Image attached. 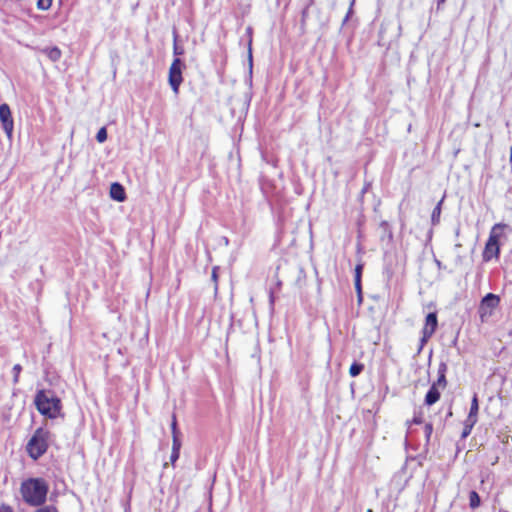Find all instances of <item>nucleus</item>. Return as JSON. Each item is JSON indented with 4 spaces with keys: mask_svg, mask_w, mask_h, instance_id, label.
Returning <instances> with one entry per match:
<instances>
[{
    "mask_svg": "<svg viewBox=\"0 0 512 512\" xmlns=\"http://www.w3.org/2000/svg\"><path fill=\"white\" fill-rule=\"evenodd\" d=\"M53 0H38L37 8L39 10H48L52 5Z\"/></svg>",
    "mask_w": 512,
    "mask_h": 512,
    "instance_id": "20",
    "label": "nucleus"
},
{
    "mask_svg": "<svg viewBox=\"0 0 512 512\" xmlns=\"http://www.w3.org/2000/svg\"><path fill=\"white\" fill-rule=\"evenodd\" d=\"M505 225L501 223L495 224L489 234V238L486 242L484 251H483V260L485 262H489L492 259H498L500 254V246H499V237L500 234L497 232L498 230L504 228Z\"/></svg>",
    "mask_w": 512,
    "mask_h": 512,
    "instance_id": "4",
    "label": "nucleus"
},
{
    "mask_svg": "<svg viewBox=\"0 0 512 512\" xmlns=\"http://www.w3.org/2000/svg\"><path fill=\"white\" fill-rule=\"evenodd\" d=\"M0 122L7 137L11 139L14 130V121L10 107L6 103L0 105Z\"/></svg>",
    "mask_w": 512,
    "mask_h": 512,
    "instance_id": "5",
    "label": "nucleus"
},
{
    "mask_svg": "<svg viewBox=\"0 0 512 512\" xmlns=\"http://www.w3.org/2000/svg\"><path fill=\"white\" fill-rule=\"evenodd\" d=\"M438 325L437 314L435 312H430L427 314L425 319V325L422 329V345L427 342V340L434 334Z\"/></svg>",
    "mask_w": 512,
    "mask_h": 512,
    "instance_id": "7",
    "label": "nucleus"
},
{
    "mask_svg": "<svg viewBox=\"0 0 512 512\" xmlns=\"http://www.w3.org/2000/svg\"><path fill=\"white\" fill-rule=\"evenodd\" d=\"M362 268H363L362 264H358L355 267V279L359 278L361 280Z\"/></svg>",
    "mask_w": 512,
    "mask_h": 512,
    "instance_id": "24",
    "label": "nucleus"
},
{
    "mask_svg": "<svg viewBox=\"0 0 512 512\" xmlns=\"http://www.w3.org/2000/svg\"><path fill=\"white\" fill-rule=\"evenodd\" d=\"M432 431H433V426L431 423H427L425 425V434H426V437L429 439V437L431 436L432 434Z\"/></svg>",
    "mask_w": 512,
    "mask_h": 512,
    "instance_id": "23",
    "label": "nucleus"
},
{
    "mask_svg": "<svg viewBox=\"0 0 512 512\" xmlns=\"http://www.w3.org/2000/svg\"><path fill=\"white\" fill-rule=\"evenodd\" d=\"M355 288L358 292L361 291V280L359 278L355 279Z\"/></svg>",
    "mask_w": 512,
    "mask_h": 512,
    "instance_id": "27",
    "label": "nucleus"
},
{
    "mask_svg": "<svg viewBox=\"0 0 512 512\" xmlns=\"http://www.w3.org/2000/svg\"><path fill=\"white\" fill-rule=\"evenodd\" d=\"M49 486L43 478H29L20 486V493L25 503L30 506H41L47 499Z\"/></svg>",
    "mask_w": 512,
    "mask_h": 512,
    "instance_id": "1",
    "label": "nucleus"
},
{
    "mask_svg": "<svg viewBox=\"0 0 512 512\" xmlns=\"http://www.w3.org/2000/svg\"><path fill=\"white\" fill-rule=\"evenodd\" d=\"M499 302H500L499 296H497L493 293H488L482 299L481 306L494 309L495 307L498 306Z\"/></svg>",
    "mask_w": 512,
    "mask_h": 512,
    "instance_id": "10",
    "label": "nucleus"
},
{
    "mask_svg": "<svg viewBox=\"0 0 512 512\" xmlns=\"http://www.w3.org/2000/svg\"><path fill=\"white\" fill-rule=\"evenodd\" d=\"M478 410H479L478 398H477V395L474 394L472 401H471V406H470L469 415L467 417V422H472V424H475L477 422Z\"/></svg>",
    "mask_w": 512,
    "mask_h": 512,
    "instance_id": "12",
    "label": "nucleus"
},
{
    "mask_svg": "<svg viewBox=\"0 0 512 512\" xmlns=\"http://www.w3.org/2000/svg\"><path fill=\"white\" fill-rule=\"evenodd\" d=\"M497 462H498V457H495L494 459H492L491 464L495 465Z\"/></svg>",
    "mask_w": 512,
    "mask_h": 512,
    "instance_id": "30",
    "label": "nucleus"
},
{
    "mask_svg": "<svg viewBox=\"0 0 512 512\" xmlns=\"http://www.w3.org/2000/svg\"><path fill=\"white\" fill-rule=\"evenodd\" d=\"M107 139V130L105 127H102L98 130L97 134H96V140L99 142V143H103L105 142Z\"/></svg>",
    "mask_w": 512,
    "mask_h": 512,
    "instance_id": "19",
    "label": "nucleus"
},
{
    "mask_svg": "<svg viewBox=\"0 0 512 512\" xmlns=\"http://www.w3.org/2000/svg\"><path fill=\"white\" fill-rule=\"evenodd\" d=\"M248 58H249L250 68H252V49H251V39L249 40Z\"/></svg>",
    "mask_w": 512,
    "mask_h": 512,
    "instance_id": "26",
    "label": "nucleus"
},
{
    "mask_svg": "<svg viewBox=\"0 0 512 512\" xmlns=\"http://www.w3.org/2000/svg\"><path fill=\"white\" fill-rule=\"evenodd\" d=\"M175 426H176V422L175 420H173L172 422V428H173V433L175 434ZM179 448H180V444L178 443L177 439H176V436L174 435V440H173V449H172V453H171V456H170V460L172 463H174L178 457H179Z\"/></svg>",
    "mask_w": 512,
    "mask_h": 512,
    "instance_id": "14",
    "label": "nucleus"
},
{
    "mask_svg": "<svg viewBox=\"0 0 512 512\" xmlns=\"http://www.w3.org/2000/svg\"><path fill=\"white\" fill-rule=\"evenodd\" d=\"M443 199H441L438 204L435 206V208L432 211L431 215V221L433 225H436L439 223L440 220V214H441V205H442Z\"/></svg>",
    "mask_w": 512,
    "mask_h": 512,
    "instance_id": "15",
    "label": "nucleus"
},
{
    "mask_svg": "<svg viewBox=\"0 0 512 512\" xmlns=\"http://www.w3.org/2000/svg\"><path fill=\"white\" fill-rule=\"evenodd\" d=\"M50 439L49 430L43 427L37 428L26 445L28 455L34 460L39 459L47 452Z\"/></svg>",
    "mask_w": 512,
    "mask_h": 512,
    "instance_id": "3",
    "label": "nucleus"
},
{
    "mask_svg": "<svg viewBox=\"0 0 512 512\" xmlns=\"http://www.w3.org/2000/svg\"><path fill=\"white\" fill-rule=\"evenodd\" d=\"M481 500L480 496L476 491H471L469 494V505L472 509H475L480 506Z\"/></svg>",
    "mask_w": 512,
    "mask_h": 512,
    "instance_id": "16",
    "label": "nucleus"
},
{
    "mask_svg": "<svg viewBox=\"0 0 512 512\" xmlns=\"http://www.w3.org/2000/svg\"><path fill=\"white\" fill-rule=\"evenodd\" d=\"M251 31H252V29H251L250 27H248V28H247V33H248L249 35H251Z\"/></svg>",
    "mask_w": 512,
    "mask_h": 512,
    "instance_id": "31",
    "label": "nucleus"
},
{
    "mask_svg": "<svg viewBox=\"0 0 512 512\" xmlns=\"http://www.w3.org/2000/svg\"><path fill=\"white\" fill-rule=\"evenodd\" d=\"M41 52L53 62H57L62 56V52L57 46L43 48Z\"/></svg>",
    "mask_w": 512,
    "mask_h": 512,
    "instance_id": "11",
    "label": "nucleus"
},
{
    "mask_svg": "<svg viewBox=\"0 0 512 512\" xmlns=\"http://www.w3.org/2000/svg\"><path fill=\"white\" fill-rule=\"evenodd\" d=\"M181 67V60L175 58L169 69V84L175 93H178L179 86L182 82Z\"/></svg>",
    "mask_w": 512,
    "mask_h": 512,
    "instance_id": "6",
    "label": "nucleus"
},
{
    "mask_svg": "<svg viewBox=\"0 0 512 512\" xmlns=\"http://www.w3.org/2000/svg\"><path fill=\"white\" fill-rule=\"evenodd\" d=\"M110 197L118 202H123L126 199L124 187L118 182L112 183L110 186Z\"/></svg>",
    "mask_w": 512,
    "mask_h": 512,
    "instance_id": "8",
    "label": "nucleus"
},
{
    "mask_svg": "<svg viewBox=\"0 0 512 512\" xmlns=\"http://www.w3.org/2000/svg\"><path fill=\"white\" fill-rule=\"evenodd\" d=\"M364 369V365L362 363L354 362L349 369V374L351 377L358 376Z\"/></svg>",
    "mask_w": 512,
    "mask_h": 512,
    "instance_id": "17",
    "label": "nucleus"
},
{
    "mask_svg": "<svg viewBox=\"0 0 512 512\" xmlns=\"http://www.w3.org/2000/svg\"><path fill=\"white\" fill-rule=\"evenodd\" d=\"M411 423L419 425L422 423V417L421 415H415L411 421Z\"/></svg>",
    "mask_w": 512,
    "mask_h": 512,
    "instance_id": "25",
    "label": "nucleus"
},
{
    "mask_svg": "<svg viewBox=\"0 0 512 512\" xmlns=\"http://www.w3.org/2000/svg\"><path fill=\"white\" fill-rule=\"evenodd\" d=\"M439 398H440V392H439L438 388L436 387V383H433L425 396V404L428 406H431V405L435 404L439 400Z\"/></svg>",
    "mask_w": 512,
    "mask_h": 512,
    "instance_id": "9",
    "label": "nucleus"
},
{
    "mask_svg": "<svg viewBox=\"0 0 512 512\" xmlns=\"http://www.w3.org/2000/svg\"><path fill=\"white\" fill-rule=\"evenodd\" d=\"M212 278H213V280H215V281H216V279H217V274H216V269H215V268H214V269H213V271H212Z\"/></svg>",
    "mask_w": 512,
    "mask_h": 512,
    "instance_id": "28",
    "label": "nucleus"
},
{
    "mask_svg": "<svg viewBox=\"0 0 512 512\" xmlns=\"http://www.w3.org/2000/svg\"><path fill=\"white\" fill-rule=\"evenodd\" d=\"M34 403L39 413L50 419L57 418L62 408L60 399L50 390H39Z\"/></svg>",
    "mask_w": 512,
    "mask_h": 512,
    "instance_id": "2",
    "label": "nucleus"
},
{
    "mask_svg": "<svg viewBox=\"0 0 512 512\" xmlns=\"http://www.w3.org/2000/svg\"><path fill=\"white\" fill-rule=\"evenodd\" d=\"M22 371V366L20 364H15L12 368L13 372V383L17 384L19 381V375Z\"/></svg>",
    "mask_w": 512,
    "mask_h": 512,
    "instance_id": "18",
    "label": "nucleus"
},
{
    "mask_svg": "<svg viewBox=\"0 0 512 512\" xmlns=\"http://www.w3.org/2000/svg\"><path fill=\"white\" fill-rule=\"evenodd\" d=\"M211 494L209 495V504H208V508H209V512H211Z\"/></svg>",
    "mask_w": 512,
    "mask_h": 512,
    "instance_id": "29",
    "label": "nucleus"
},
{
    "mask_svg": "<svg viewBox=\"0 0 512 512\" xmlns=\"http://www.w3.org/2000/svg\"><path fill=\"white\" fill-rule=\"evenodd\" d=\"M36 512H58V511L53 506H45V507L39 508Z\"/></svg>",
    "mask_w": 512,
    "mask_h": 512,
    "instance_id": "22",
    "label": "nucleus"
},
{
    "mask_svg": "<svg viewBox=\"0 0 512 512\" xmlns=\"http://www.w3.org/2000/svg\"><path fill=\"white\" fill-rule=\"evenodd\" d=\"M446 371H447L446 364L441 363L438 368V379L435 382L437 388H438V386H441L442 388H444L446 386Z\"/></svg>",
    "mask_w": 512,
    "mask_h": 512,
    "instance_id": "13",
    "label": "nucleus"
},
{
    "mask_svg": "<svg viewBox=\"0 0 512 512\" xmlns=\"http://www.w3.org/2000/svg\"><path fill=\"white\" fill-rule=\"evenodd\" d=\"M473 426H474V424H472V422H467L466 421L464 430H463L462 435H461L462 438H466L471 433V430H472Z\"/></svg>",
    "mask_w": 512,
    "mask_h": 512,
    "instance_id": "21",
    "label": "nucleus"
},
{
    "mask_svg": "<svg viewBox=\"0 0 512 512\" xmlns=\"http://www.w3.org/2000/svg\"><path fill=\"white\" fill-rule=\"evenodd\" d=\"M510 158L512 159V146L510 147Z\"/></svg>",
    "mask_w": 512,
    "mask_h": 512,
    "instance_id": "32",
    "label": "nucleus"
}]
</instances>
